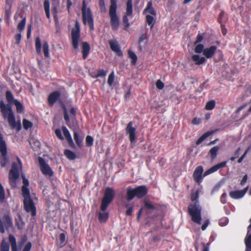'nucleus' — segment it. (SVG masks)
Segmentation results:
<instances>
[{"instance_id": "nucleus-1", "label": "nucleus", "mask_w": 251, "mask_h": 251, "mask_svg": "<svg viewBox=\"0 0 251 251\" xmlns=\"http://www.w3.org/2000/svg\"><path fill=\"white\" fill-rule=\"evenodd\" d=\"M115 196V192L113 189L108 187L106 188L104 196L101 200L100 205V212L99 214V219L100 223H105L108 217V213L105 212L106 208L109 204L113 201Z\"/></svg>"}, {"instance_id": "nucleus-2", "label": "nucleus", "mask_w": 251, "mask_h": 251, "mask_svg": "<svg viewBox=\"0 0 251 251\" xmlns=\"http://www.w3.org/2000/svg\"><path fill=\"white\" fill-rule=\"evenodd\" d=\"M0 108L2 115L6 119L10 127L19 131L22 129L21 123L20 120L16 122L15 118L12 108L10 105H5L3 101L0 102Z\"/></svg>"}, {"instance_id": "nucleus-3", "label": "nucleus", "mask_w": 251, "mask_h": 251, "mask_svg": "<svg viewBox=\"0 0 251 251\" xmlns=\"http://www.w3.org/2000/svg\"><path fill=\"white\" fill-rule=\"evenodd\" d=\"M199 197L198 192H195L191 195V200L194 203L190 204L188 206V212L191 216L192 221L198 225L201 224V207L197 201Z\"/></svg>"}, {"instance_id": "nucleus-4", "label": "nucleus", "mask_w": 251, "mask_h": 251, "mask_svg": "<svg viewBox=\"0 0 251 251\" xmlns=\"http://www.w3.org/2000/svg\"><path fill=\"white\" fill-rule=\"evenodd\" d=\"M148 192V189L145 186H140L135 189L128 187L126 189V196L128 201L132 200L135 196L141 198L145 196Z\"/></svg>"}, {"instance_id": "nucleus-5", "label": "nucleus", "mask_w": 251, "mask_h": 251, "mask_svg": "<svg viewBox=\"0 0 251 251\" xmlns=\"http://www.w3.org/2000/svg\"><path fill=\"white\" fill-rule=\"evenodd\" d=\"M18 160L19 164L12 163V169L9 172V180L10 184L12 187L16 186L17 180L19 176V170H21L22 168L21 162L19 158Z\"/></svg>"}, {"instance_id": "nucleus-6", "label": "nucleus", "mask_w": 251, "mask_h": 251, "mask_svg": "<svg viewBox=\"0 0 251 251\" xmlns=\"http://www.w3.org/2000/svg\"><path fill=\"white\" fill-rule=\"evenodd\" d=\"M23 196L24 199L25 209L27 212H31V215L34 216L36 215V208L32 201L29 197V194L27 193L25 188H23Z\"/></svg>"}, {"instance_id": "nucleus-7", "label": "nucleus", "mask_w": 251, "mask_h": 251, "mask_svg": "<svg viewBox=\"0 0 251 251\" xmlns=\"http://www.w3.org/2000/svg\"><path fill=\"white\" fill-rule=\"evenodd\" d=\"M82 18L84 24H87L90 28L92 30L94 28L93 20L90 9L86 8V5L84 1L83 2L82 8Z\"/></svg>"}, {"instance_id": "nucleus-8", "label": "nucleus", "mask_w": 251, "mask_h": 251, "mask_svg": "<svg viewBox=\"0 0 251 251\" xmlns=\"http://www.w3.org/2000/svg\"><path fill=\"white\" fill-rule=\"evenodd\" d=\"M80 26L77 21H75V27L73 28L71 31V38L73 46L75 50L78 49V42L80 39Z\"/></svg>"}, {"instance_id": "nucleus-9", "label": "nucleus", "mask_w": 251, "mask_h": 251, "mask_svg": "<svg viewBox=\"0 0 251 251\" xmlns=\"http://www.w3.org/2000/svg\"><path fill=\"white\" fill-rule=\"evenodd\" d=\"M132 17V0H128L126 3V12L123 17V22L125 26V29L127 30L130 25L128 18Z\"/></svg>"}, {"instance_id": "nucleus-10", "label": "nucleus", "mask_w": 251, "mask_h": 251, "mask_svg": "<svg viewBox=\"0 0 251 251\" xmlns=\"http://www.w3.org/2000/svg\"><path fill=\"white\" fill-rule=\"evenodd\" d=\"M136 127L133 126L132 122H129L126 128V131L129 136V139L131 144H134L135 143L136 139Z\"/></svg>"}, {"instance_id": "nucleus-11", "label": "nucleus", "mask_w": 251, "mask_h": 251, "mask_svg": "<svg viewBox=\"0 0 251 251\" xmlns=\"http://www.w3.org/2000/svg\"><path fill=\"white\" fill-rule=\"evenodd\" d=\"M40 169L43 174L46 176H52L53 172L49 166V165L41 157L38 159Z\"/></svg>"}, {"instance_id": "nucleus-12", "label": "nucleus", "mask_w": 251, "mask_h": 251, "mask_svg": "<svg viewBox=\"0 0 251 251\" xmlns=\"http://www.w3.org/2000/svg\"><path fill=\"white\" fill-rule=\"evenodd\" d=\"M110 24L114 30H117L119 26V19L116 14V10H109Z\"/></svg>"}, {"instance_id": "nucleus-13", "label": "nucleus", "mask_w": 251, "mask_h": 251, "mask_svg": "<svg viewBox=\"0 0 251 251\" xmlns=\"http://www.w3.org/2000/svg\"><path fill=\"white\" fill-rule=\"evenodd\" d=\"M144 206L143 207L144 209H147L150 211H153L159 209L160 206L155 203H153L149 200L145 199L144 201Z\"/></svg>"}, {"instance_id": "nucleus-14", "label": "nucleus", "mask_w": 251, "mask_h": 251, "mask_svg": "<svg viewBox=\"0 0 251 251\" xmlns=\"http://www.w3.org/2000/svg\"><path fill=\"white\" fill-rule=\"evenodd\" d=\"M203 172L202 167L199 166L196 168L193 175L194 179L199 184L201 182Z\"/></svg>"}, {"instance_id": "nucleus-15", "label": "nucleus", "mask_w": 251, "mask_h": 251, "mask_svg": "<svg viewBox=\"0 0 251 251\" xmlns=\"http://www.w3.org/2000/svg\"><path fill=\"white\" fill-rule=\"evenodd\" d=\"M226 164V161L222 162L219 164H216V165L212 167L211 168L206 171L203 174V176H205L216 172L219 169L225 167Z\"/></svg>"}, {"instance_id": "nucleus-16", "label": "nucleus", "mask_w": 251, "mask_h": 251, "mask_svg": "<svg viewBox=\"0 0 251 251\" xmlns=\"http://www.w3.org/2000/svg\"><path fill=\"white\" fill-rule=\"evenodd\" d=\"M248 189V187H247L243 190L231 191L229 193V196L234 199L242 198L245 195Z\"/></svg>"}, {"instance_id": "nucleus-17", "label": "nucleus", "mask_w": 251, "mask_h": 251, "mask_svg": "<svg viewBox=\"0 0 251 251\" xmlns=\"http://www.w3.org/2000/svg\"><path fill=\"white\" fill-rule=\"evenodd\" d=\"M217 50V47L215 46H212L209 48H205L203 50V54L205 57L210 58L213 57Z\"/></svg>"}, {"instance_id": "nucleus-18", "label": "nucleus", "mask_w": 251, "mask_h": 251, "mask_svg": "<svg viewBox=\"0 0 251 251\" xmlns=\"http://www.w3.org/2000/svg\"><path fill=\"white\" fill-rule=\"evenodd\" d=\"M109 45L111 49L115 52L118 55L120 56L122 54V52L120 50V47L118 43L116 41H110Z\"/></svg>"}, {"instance_id": "nucleus-19", "label": "nucleus", "mask_w": 251, "mask_h": 251, "mask_svg": "<svg viewBox=\"0 0 251 251\" xmlns=\"http://www.w3.org/2000/svg\"><path fill=\"white\" fill-rule=\"evenodd\" d=\"M192 60L195 63L196 65H201L206 61L205 57H200L198 54H195L192 56Z\"/></svg>"}, {"instance_id": "nucleus-20", "label": "nucleus", "mask_w": 251, "mask_h": 251, "mask_svg": "<svg viewBox=\"0 0 251 251\" xmlns=\"http://www.w3.org/2000/svg\"><path fill=\"white\" fill-rule=\"evenodd\" d=\"M82 47L83 58L85 59L87 57L90 52V47L89 44L87 42H82Z\"/></svg>"}, {"instance_id": "nucleus-21", "label": "nucleus", "mask_w": 251, "mask_h": 251, "mask_svg": "<svg viewBox=\"0 0 251 251\" xmlns=\"http://www.w3.org/2000/svg\"><path fill=\"white\" fill-rule=\"evenodd\" d=\"M60 96V93L58 92H54L49 97L48 101L50 105H52L56 100L59 98Z\"/></svg>"}, {"instance_id": "nucleus-22", "label": "nucleus", "mask_w": 251, "mask_h": 251, "mask_svg": "<svg viewBox=\"0 0 251 251\" xmlns=\"http://www.w3.org/2000/svg\"><path fill=\"white\" fill-rule=\"evenodd\" d=\"M62 131L64 134V136L65 137L66 140L68 142L69 145H72L74 144L72 137L71 134L68 130V129L65 126L62 127Z\"/></svg>"}, {"instance_id": "nucleus-23", "label": "nucleus", "mask_w": 251, "mask_h": 251, "mask_svg": "<svg viewBox=\"0 0 251 251\" xmlns=\"http://www.w3.org/2000/svg\"><path fill=\"white\" fill-rule=\"evenodd\" d=\"M144 13L150 14L153 16H156V12L152 7V2L151 1L148 2L147 7L144 10Z\"/></svg>"}, {"instance_id": "nucleus-24", "label": "nucleus", "mask_w": 251, "mask_h": 251, "mask_svg": "<svg viewBox=\"0 0 251 251\" xmlns=\"http://www.w3.org/2000/svg\"><path fill=\"white\" fill-rule=\"evenodd\" d=\"M74 137L77 146L79 147H81L83 139V136H79L77 131L76 130H74Z\"/></svg>"}, {"instance_id": "nucleus-25", "label": "nucleus", "mask_w": 251, "mask_h": 251, "mask_svg": "<svg viewBox=\"0 0 251 251\" xmlns=\"http://www.w3.org/2000/svg\"><path fill=\"white\" fill-rule=\"evenodd\" d=\"M44 9L48 19L50 18V4L48 0H45L44 2Z\"/></svg>"}, {"instance_id": "nucleus-26", "label": "nucleus", "mask_w": 251, "mask_h": 251, "mask_svg": "<svg viewBox=\"0 0 251 251\" xmlns=\"http://www.w3.org/2000/svg\"><path fill=\"white\" fill-rule=\"evenodd\" d=\"M220 150V147L216 146L210 149L209 153L211 155V158L212 160L215 159L217 156V152Z\"/></svg>"}, {"instance_id": "nucleus-27", "label": "nucleus", "mask_w": 251, "mask_h": 251, "mask_svg": "<svg viewBox=\"0 0 251 251\" xmlns=\"http://www.w3.org/2000/svg\"><path fill=\"white\" fill-rule=\"evenodd\" d=\"M245 243L246 247L245 251H251V234L246 237Z\"/></svg>"}, {"instance_id": "nucleus-28", "label": "nucleus", "mask_w": 251, "mask_h": 251, "mask_svg": "<svg viewBox=\"0 0 251 251\" xmlns=\"http://www.w3.org/2000/svg\"><path fill=\"white\" fill-rule=\"evenodd\" d=\"M9 240L11 245L12 251H17V245L15 237L13 235H10Z\"/></svg>"}, {"instance_id": "nucleus-29", "label": "nucleus", "mask_w": 251, "mask_h": 251, "mask_svg": "<svg viewBox=\"0 0 251 251\" xmlns=\"http://www.w3.org/2000/svg\"><path fill=\"white\" fill-rule=\"evenodd\" d=\"M214 133L213 131H208L203 134L196 142L197 145L201 144L205 139L209 136L212 135Z\"/></svg>"}, {"instance_id": "nucleus-30", "label": "nucleus", "mask_w": 251, "mask_h": 251, "mask_svg": "<svg viewBox=\"0 0 251 251\" xmlns=\"http://www.w3.org/2000/svg\"><path fill=\"white\" fill-rule=\"evenodd\" d=\"M64 154L70 160H74L76 158L75 154L70 150H65Z\"/></svg>"}, {"instance_id": "nucleus-31", "label": "nucleus", "mask_w": 251, "mask_h": 251, "mask_svg": "<svg viewBox=\"0 0 251 251\" xmlns=\"http://www.w3.org/2000/svg\"><path fill=\"white\" fill-rule=\"evenodd\" d=\"M14 103L16 107L17 111L18 113H23L24 111L23 106L18 100H13Z\"/></svg>"}, {"instance_id": "nucleus-32", "label": "nucleus", "mask_w": 251, "mask_h": 251, "mask_svg": "<svg viewBox=\"0 0 251 251\" xmlns=\"http://www.w3.org/2000/svg\"><path fill=\"white\" fill-rule=\"evenodd\" d=\"M35 47L38 53H41V42L39 37H37L35 41Z\"/></svg>"}, {"instance_id": "nucleus-33", "label": "nucleus", "mask_w": 251, "mask_h": 251, "mask_svg": "<svg viewBox=\"0 0 251 251\" xmlns=\"http://www.w3.org/2000/svg\"><path fill=\"white\" fill-rule=\"evenodd\" d=\"M23 125L24 129L25 130H27L28 129L31 128L33 126L32 122L26 119H23Z\"/></svg>"}, {"instance_id": "nucleus-34", "label": "nucleus", "mask_w": 251, "mask_h": 251, "mask_svg": "<svg viewBox=\"0 0 251 251\" xmlns=\"http://www.w3.org/2000/svg\"><path fill=\"white\" fill-rule=\"evenodd\" d=\"M215 106V101L214 100H211L208 101L205 105V109L207 110H211Z\"/></svg>"}, {"instance_id": "nucleus-35", "label": "nucleus", "mask_w": 251, "mask_h": 251, "mask_svg": "<svg viewBox=\"0 0 251 251\" xmlns=\"http://www.w3.org/2000/svg\"><path fill=\"white\" fill-rule=\"evenodd\" d=\"M49 46L48 43L47 42H45L43 45V50L44 54V56L48 58L49 57Z\"/></svg>"}, {"instance_id": "nucleus-36", "label": "nucleus", "mask_w": 251, "mask_h": 251, "mask_svg": "<svg viewBox=\"0 0 251 251\" xmlns=\"http://www.w3.org/2000/svg\"><path fill=\"white\" fill-rule=\"evenodd\" d=\"M3 221L6 227H10L12 225L11 220L8 215H5L3 217Z\"/></svg>"}, {"instance_id": "nucleus-37", "label": "nucleus", "mask_w": 251, "mask_h": 251, "mask_svg": "<svg viewBox=\"0 0 251 251\" xmlns=\"http://www.w3.org/2000/svg\"><path fill=\"white\" fill-rule=\"evenodd\" d=\"M146 21L149 25H151V27H153L155 22L153 16L147 15Z\"/></svg>"}, {"instance_id": "nucleus-38", "label": "nucleus", "mask_w": 251, "mask_h": 251, "mask_svg": "<svg viewBox=\"0 0 251 251\" xmlns=\"http://www.w3.org/2000/svg\"><path fill=\"white\" fill-rule=\"evenodd\" d=\"M128 54L129 57L132 59V63L133 64H135L137 61V56L132 51H128Z\"/></svg>"}, {"instance_id": "nucleus-39", "label": "nucleus", "mask_w": 251, "mask_h": 251, "mask_svg": "<svg viewBox=\"0 0 251 251\" xmlns=\"http://www.w3.org/2000/svg\"><path fill=\"white\" fill-rule=\"evenodd\" d=\"M115 76L114 72H112L109 75L108 78V84L110 86H112L114 81Z\"/></svg>"}, {"instance_id": "nucleus-40", "label": "nucleus", "mask_w": 251, "mask_h": 251, "mask_svg": "<svg viewBox=\"0 0 251 251\" xmlns=\"http://www.w3.org/2000/svg\"><path fill=\"white\" fill-rule=\"evenodd\" d=\"M25 25V18H24L18 24V29L20 31H22L24 28Z\"/></svg>"}, {"instance_id": "nucleus-41", "label": "nucleus", "mask_w": 251, "mask_h": 251, "mask_svg": "<svg viewBox=\"0 0 251 251\" xmlns=\"http://www.w3.org/2000/svg\"><path fill=\"white\" fill-rule=\"evenodd\" d=\"M93 138L91 136H87L86 137V144L87 146L91 147L93 144Z\"/></svg>"}, {"instance_id": "nucleus-42", "label": "nucleus", "mask_w": 251, "mask_h": 251, "mask_svg": "<svg viewBox=\"0 0 251 251\" xmlns=\"http://www.w3.org/2000/svg\"><path fill=\"white\" fill-rule=\"evenodd\" d=\"M204 49V46L203 45L199 44L195 47V52L197 53H200L201 52H203V50Z\"/></svg>"}, {"instance_id": "nucleus-43", "label": "nucleus", "mask_w": 251, "mask_h": 251, "mask_svg": "<svg viewBox=\"0 0 251 251\" xmlns=\"http://www.w3.org/2000/svg\"><path fill=\"white\" fill-rule=\"evenodd\" d=\"M9 247L7 243L2 242L1 245V251H9Z\"/></svg>"}, {"instance_id": "nucleus-44", "label": "nucleus", "mask_w": 251, "mask_h": 251, "mask_svg": "<svg viewBox=\"0 0 251 251\" xmlns=\"http://www.w3.org/2000/svg\"><path fill=\"white\" fill-rule=\"evenodd\" d=\"M106 73L105 71L102 69L99 70L98 73L95 75H92L93 77H98L100 76H105Z\"/></svg>"}, {"instance_id": "nucleus-45", "label": "nucleus", "mask_w": 251, "mask_h": 251, "mask_svg": "<svg viewBox=\"0 0 251 251\" xmlns=\"http://www.w3.org/2000/svg\"><path fill=\"white\" fill-rule=\"evenodd\" d=\"M99 5L100 6L101 11L102 12H104V13L106 11V9L105 7L104 0H99Z\"/></svg>"}, {"instance_id": "nucleus-46", "label": "nucleus", "mask_w": 251, "mask_h": 251, "mask_svg": "<svg viewBox=\"0 0 251 251\" xmlns=\"http://www.w3.org/2000/svg\"><path fill=\"white\" fill-rule=\"evenodd\" d=\"M111 5L110 6L109 10H116V0H110Z\"/></svg>"}, {"instance_id": "nucleus-47", "label": "nucleus", "mask_w": 251, "mask_h": 251, "mask_svg": "<svg viewBox=\"0 0 251 251\" xmlns=\"http://www.w3.org/2000/svg\"><path fill=\"white\" fill-rule=\"evenodd\" d=\"M4 199V192L3 188L1 184L0 183V201H3Z\"/></svg>"}, {"instance_id": "nucleus-48", "label": "nucleus", "mask_w": 251, "mask_h": 251, "mask_svg": "<svg viewBox=\"0 0 251 251\" xmlns=\"http://www.w3.org/2000/svg\"><path fill=\"white\" fill-rule=\"evenodd\" d=\"M6 97L7 101L9 102H11L13 100L12 94L9 91L6 92Z\"/></svg>"}, {"instance_id": "nucleus-49", "label": "nucleus", "mask_w": 251, "mask_h": 251, "mask_svg": "<svg viewBox=\"0 0 251 251\" xmlns=\"http://www.w3.org/2000/svg\"><path fill=\"white\" fill-rule=\"evenodd\" d=\"M23 183H24V185L22 187V192L23 193V188H25V189L27 191V194H29V191H28V189L27 188V186L28 185V180L25 179V178H23Z\"/></svg>"}, {"instance_id": "nucleus-50", "label": "nucleus", "mask_w": 251, "mask_h": 251, "mask_svg": "<svg viewBox=\"0 0 251 251\" xmlns=\"http://www.w3.org/2000/svg\"><path fill=\"white\" fill-rule=\"evenodd\" d=\"M156 86L158 89L161 90L164 88V84L160 80L158 79L156 82Z\"/></svg>"}, {"instance_id": "nucleus-51", "label": "nucleus", "mask_w": 251, "mask_h": 251, "mask_svg": "<svg viewBox=\"0 0 251 251\" xmlns=\"http://www.w3.org/2000/svg\"><path fill=\"white\" fill-rule=\"evenodd\" d=\"M250 149V147H248L244 152V154L242 155V156L238 160L237 162L238 163H241L242 160L244 159V158L246 156L247 154L248 153V151H249Z\"/></svg>"}, {"instance_id": "nucleus-52", "label": "nucleus", "mask_w": 251, "mask_h": 251, "mask_svg": "<svg viewBox=\"0 0 251 251\" xmlns=\"http://www.w3.org/2000/svg\"><path fill=\"white\" fill-rule=\"evenodd\" d=\"M55 133L57 137L60 140H63L64 138L61 134V131L59 129H56L55 131Z\"/></svg>"}, {"instance_id": "nucleus-53", "label": "nucleus", "mask_w": 251, "mask_h": 251, "mask_svg": "<svg viewBox=\"0 0 251 251\" xmlns=\"http://www.w3.org/2000/svg\"><path fill=\"white\" fill-rule=\"evenodd\" d=\"M63 110L64 114V119L67 122H68L70 121V119L67 113L66 108L65 106H63Z\"/></svg>"}, {"instance_id": "nucleus-54", "label": "nucleus", "mask_w": 251, "mask_h": 251, "mask_svg": "<svg viewBox=\"0 0 251 251\" xmlns=\"http://www.w3.org/2000/svg\"><path fill=\"white\" fill-rule=\"evenodd\" d=\"M192 123L194 125H198L201 123V120L200 118L196 117L193 119Z\"/></svg>"}, {"instance_id": "nucleus-55", "label": "nucleus", "mask_w": 251, "mask_h": 251, "mask_svg": "<svg viewBox=\"0 0 251 251\" xmlns=\"http://www.w3.org/2000/svg\"><path fill=\"white\" fill-rule=\"evenodd\" d=\"M202 40H203L202 36L200 34H198L197 36L196 40L194 43V44H197L199 43H200L202 41Z\"/></svg>"}, {"instance_id": "nucleus-56", "label": "nucleus", "mask_w": 251, "mask_h": 251, "mask_svg": "<svg viewBox=\"0 0 251 251\" xmlns=\"http://www.w3.org/2000/svg\"><path fill=\"white\" fill-rule=\"evenodd\" d=\"M147 39V35L146 34H143L139 39V44L140 45L144 41H146Z\"/></svg>"}, {"instance_id": "nucleus-57", "label": "nucleus", "mask_w": 251, "mask_h": 251, "mask_svg": "<svg viewBox=\"0 0 251 251\" xmlns=\"http://www.w3.org/2000/svg\"><path fill=\"white\" fill-rule=\"evenodd\" d=\"M21 39V34L20 33L17 34L15 35L16 43L17 44H19Z\"/></svg>"}, {"instance_id": "nucleus-58", "label": "nucleus", "mask_w": 251, "mask_h": 251, "mask_svg": "<svg viewBox=\"0 0 251 251\" xmlns=\"http://www.w3.org/2000/svg\"><path fill=\"white\" fill-rule=\"evenodd\" d=\"M132 211H133V207L132 206L129 207H128L127 210L126 211V214L127 216H130L132 214Z\"/></svg>"}, {"instance_id": "nucleus-59", "label": "nucleus", "mask_w": 251, "mask_h": 251, "mask_svg": "<svg viewBox=\"0 0 251 251\" xmlns=\"http://www.w3.org/2000/svg\"><path fill=\"white\" fill-rule=\"evenodd\" d=\"M31 248V244L30 242H28L26 244V246L25 247L24 249V251H29Z\"/></svg>"}, {"instance_id": "nucleus-60", "label": "nucleus", "mask_w": 251, "mask_h": 251, "mask_svg": "<svg viewBox=\"0 0 251 251\" xmlns=\"http://www.w3.org/2000/svg\"><path fill=\"white\" fill-rule=\"evenodd\" d=\"M248 179V176L247 175H245L244 176L242 179L241 180L240 182V184L243 186L245 184V183L246 182Z\"/></svg>"}, {"instance_id": "nucleus-61", "label": "nucleus", "mask_w": 251, "mask_h": 251, "mask_svg": "<svg viewBox=\"0 0 251 251\" xmlns=\"http://www.w3.org/2000/svg\"><path fill=\"white\" fill-rule=\"evenodd\" d=\"M208 224H209V221L208 220L205 221L204 223L202 225L201 229L202 230H204L207 227Z\"/></svg>"}, {"instance_id": "nucleus-62", "label": "nucleus", "mask_w": 251, "mask_h": 251, "mask_svg": "<svg viewBox=\"0 0 251 251\" xmlns=\"http://www.w3.org/2000/svg\"><path fill=\"white\" fill-rule=\"evenodd\" d=\"M0 232H1L2 233H4V232H5L3 223L0 219Z\"/></svg>"}, {"instance_id": "nucleus-63", "label": "nucleus", "mask_w": 251, "mask_h": 251, "mask_svg": "<svg viewBox=\"0 0 251 251\" xmlns=\"http://www.w3.org/2000/svg\"><path fill=\"white\" fill-rule=\"evenodd\" d=\"M60 239L61 241V242H64L65 241V236L64 235V234L63 233H61L60 235Z\"/></svg>"}, {"instance_id": "nucleus-64", "label": "nucleus", "mask_w": 251, "mask_h": 251, "mask_svg": "<svg viewBox=\"0 0 251 251\" xmlns=\"http://www.w3.org/2000/svg\"><path fill=\"white\" fill-rule=\"evenodd\" d=\"M70 113L75 117V110L74 107H72L70 110Z\"/></svg>"}]
</instances>
